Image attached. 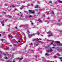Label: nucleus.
I'll return each mask as SVG.
<instances>
[{
  "instance_id": "13",
  "label": "nucleus",
  "mask_w": 62,
  "mask_h": 62,
  "mask_svg": "<svg viewBox=\"0 0 62 62\" xmlns=\"http://www.w3.org/2000/svg\"><path fill=\"white\" fill-rule=\"evenodd\" d=\"M38 21L39 22H41V20L39 19L38 20Z\"/></svg>"
},
{
  "instance_id": "50",
  "label": "nucleus",
  "mask_w": 62,
  "mask_h": 62,
  "mask_svg": "<svg viewBox=\"0 0 62 62\" xmlns=\"http://www.w3.org/2000/svg\"><path fill=\"white\" fill-rule=\"evenodd\" d=\"M39 14V13H38V14Z\"/></svg>"
},
{
  "instance_id": "5",
  "label": "nucleus",
  "mask_w": 62,
  "mask_h": 62,
  "mask_svg": "<svg viewBox=\"0 0 62 62\" xmlns=\"http://www.w3.org/2000/svg\"><path fill=\"white\" fill-rule=\"evenodd\" d=\"M58 2H59L60 3H62V1L60 0H58Z\"/></svg>"
},
{
  "instance_id": "59",
  "label": "nucleus",
  "mask_w": 62,
  "mask_h": 62,
  "mask_svg": "<svg viewBox=\"0 0 62 62\" xmlns=\"http://www.w3.org/2000/svg\"><path fill=\"white\" fill-rule=\"evenodd\" d=\"M20 13H22V12H20Z\"/></svg>"
},
{
  "instance_id": "48",
  "label": "nucleus",
  "mask_w": 62,
  "mask_h": 62,
  "mask_svg": "<svg viewBox=\"0 0 62 62\" xmlns=\"http://www.w3.org/2000/svg\"><path fill=\"white\" fill-rule=\"evenodd\" d=\"M23 36H24L25 35L23 33Z\"/></svg>"
},
{
  "instance_id": "26",
  "label": "nucleus",
  "mask_w": 62,
  "mask_h": 62,
  "mask_svg": "<svg viewBox=\"0 0 62 62\" xmlns=\"http://www.w3.org/2000/svg\"><path fill=\"white\" fill-rule=\"evenodd\" d=\"M61 24H62V23H61L60 24H59V25H61Z\"/></svg>"
},
{
  "instance_id": "55",
  "label": "nucleus",
  "mask_w": 62,
  "mask_h": 62,
  "mask_svg": "<svg viewBox=\"0 0 62 62\" xmlns=\"http://www.w3.org/2000/svg\"><path fill=\"white\" fill-rule=\"evenodd\" d=\"M36 10V11H38V10Z\"/></svg>"
},
{
  "instance_id": "39",
  "label": "nucleus",
  "mask_w": 62,
  "mask_h": 62,
  "mask_svg": "<svg viewBox=\"0 0 62 62\" xmlns=\"http://www.w3.org/2000/svg\"><path fill=\"white\" fill-rule=\"evenodd\" d=\"M49 3H52V1H50V2H49Z\"/></svg>"
},
{
  "instance_id": "52",
  "label": "nucleus",
  "mask_w": 62,
  "mask_h": 62,
  "mask_svg": "<svg viewBox=\"0 0 62 62\" xmlns=\"http://www.w3.org/2000/svg\"><path fill=\"white\" fill-rule=\"evenodd\" d=\"M18 42H20V40H18Z\"/></svg>"
},
{
  "instance_id": "49",
  "label": "nucleus",
  "mask_w": 62,
  "mask_h": 62,
  "mask_svg": "<svg viewBox=\"0 0 62 62\" xmlns=\"http://www.w3.org/2000/svg\"><path fill=\"white\" fill-rule=\"evenodd\" d=\"M0 37H1V34H0Z\"/></svg>"
},
{
  "instance_id": "57",
  "label": "nucleus",
  "mask_w": 62,
  "mask_h": 62,
  "mask_svg": "<svg viewBox=\"0 0 62 62\" xmlns=\"http://www.w3.org/2000/svg\"><path fill=\"white\" fill-rule=\"evenodd\" d=\"M47 14H49V13H47Z\"/></svg>"
},
{
  "instance_id": "37",
  "label": "nucleus",
  "mask_w": 62,
  "mask_h": 62,
  "mask_svg": "<svg viewBox=\"0 0 62 62\" xmlns=\"http://www.w3.org/2000/svg\"><path fill=\"white\" fill-rule=\"evenodd\" d=\"M2 26H4V24L3 23H2Z\"/></svg>"
},
{
  "instance_id": "12",
  "label": "nucleus",
  "mask_w": 62,
  "mask_h": 62,
  "mask_svg": "<svg viewBox=\"0 0 62 62\" xmlns=\"http://www.w3.org/2000/svg\"><path fill=\"white\" fill-rule=\"evenodd\" d=\"M38 8V5H37L36 6H35V8Z\"/></svg>"
},
{
  "instance_id": "46",
  "label": "nucleus",
  "mask_w": 62,
  "mask_h": 62,
  "mask_svg": "<svg viewBox=\"0 0 62 62\" xmlns=\"http://www.w3.org/2000/svg\"><path fill=\"white\" fill-rule=\"evenodd\" d=\"M47 41H50L48 39H47Z\"/></svg>"
},
{
  "instance_id": "35",
  "label": "nucleus",
  "mask_w": 62,
  "mask_h": 62,
  "mask_svg": "<svg viewBox=\"0 0 62 62\" xmlns=\"http://www.w3.org/2000/svg\"><path fill=\"white\" fill-rule=\"evenodd\" d=\"M23 7H22V8H20V9L22 10V9H23Z\"/></svg>"
},
{
  "instance_id": "51",
  "label": "nucleus",
  "mask_w": 62,
  "mask_h": 62,
  "mask_svg": "<svg viewBox=\"0 0 62 62\" xmlns=\"http://www.w3.org/2000/svg\"><path fill=\"white\" fill-rule=\"evenodd\" d=\"M3 38H6V36H4Z\"/></svg>"
},
{
  "instance_id": "1",
  "label": "nucleus",
  "mask_w": 62,
  "mask_h": 62,
  "mask_svg": "<svg viewBox=\"0 0 62 62\" xmlns=\"http://www.w3.org/2000/svg\"><path fill=\"white\" fill-rule=\"evenodd\" d=\"M60 41H56L55 43H57V44L59 45V46H62V44L60 43Z\"/></svg>"
},
{
  "instance_id": "47",
  "label": "nucleus",
  "mask_w": 62,
  "mask_h": 62,
  "mask_svg": "<svg viewBox=\"0 0 62 62\" xmlns=\"http://www.w3.org/2000/svg\"><path fill=\"white\" fill-rule=\"evenodd\" d=\"M3 13H4V14H5L6 13L5 12H3Z\"/></svg>"
},
{
  "instance_id": "10",
  "label": "nucleus",
  "mask_w": 62,
  "mask_h": 62,
  "mask_svg": "<svg viewBox=\"0 0 62 62\" xmlns=\"http://www.w3.org/2000/svg\"><path fill=\"white\" fill-rule=\"evenodd\" d=\"M24 12H25V13H27V14H28V12L27 11H24Z\"/></svg>"
},
{
  "instance_id": "4",
  "label": "nucleus",
  "mask_w": 62,
  "mask_h": 62,
  "mask_svg": "<svg viewBox=\"0 0 62 62\" xmlns=\"http://www.w3.org/2000/svg\"><path fill=\"white\" fill-rule=\"evenodd\" d=\"M18 59H19V60H22V59H23V57H22L21 58H18Z\"/></svg>"
},
{
  "instance_id": "62",
  "label": "nucleus",
  "mask_w": 62,
  "mask_h": 62,
  "mask_svg": "<svg viewBox=\"0 0 62 62\" xmlns=\"http://www.w3.org/2000/svg\"><path fill=\"white\" fill-rule=\"evenodd\" d=\"M8 44H9V43H8Z\"/></svg>"
},
{
  "instance_id": "23",
  "label": "nucleus",
  "mask_w": 62,
  "mask_h": 62,
  "mask_svg": "<svg viewBox=\"0 0 62 62\" xmlns=\"http://www.w3.org/2000/svg\"><path fill=\"white\" fill-rule=\"evenodd\" d=\"M38 42H40L41 43H42V42H41V41H38Z\"/></svg>"
},
{
  "instance_id": "45",
  "label": "nucleus",
  "mask_w": 62,
  "mask_h": 62,
  "mask_svg": "<svg viewBox=\"0 0 62 62\" xmlns=\"http://www.w3.org/2000/svg\"><path fill=\"white\" fill-rule=\"evenodd\" d=\"M1 40L2 41H3V39H1Z\"/></svg>"
},
{
  "instance_id": "17",
  "label": "nucleus",
  "mask_w": 62,
  "mask_h": 62,
  "mask_svg": "<svg viewBox=\"0 0 62 62\" xmlns=\"http://www.w3.org/2000/svg\"><path fill=\"white\" fill-rule=\"evenodd\" d=\"M4 58H5V59H8V58L7 57H4Z\"/></svg>"
},
{
  "instance_id": "64",
  "label": "nucleus",
  "mask_w": 62,
  "mask_h": 62,
  "mask_svg": "<svg viewBox=\"0 0 62 62\" xmlns=\"http://www.w3.org/2000/svg\"><path fill=\"white\" fill-rule=\"evenodd\" d=\"M17 10V11H18V10Z\"/></svg>"
},
{
  "instance_id": "63",
  "label": "nucleus",
  "mask_w": 62,
  "mask_h": 62,
  "mask_svg": "<svg viewBox=\"0 0 62 62\" xmlns=\"http://www.w3.org/2000/svg\"><path fill=\"white\" fill-rule=\"evenodd\" d=\"M40 40H41V39H40Z\"/></svg>"
},
{
  "instance_id": "9",
  "label": "nucleus",
  "mask_w": 62,
  "mask_h": 62,
  "mask_svg": "<svg viewBox=\"0 0 62 62\" xmlns=\"http://www.w3.org/2000/svg\"><path fill=\"white\" fill-rule=\"evenodd\" d=\"M37 34H38V35H39L40 34V33L38 31L37 33Z\"/></svg>"
},
{
  "instance_id": "44",
  "label": "nucleus",
  "mask_w": 62,
  "mask_h": 62,
  "mask_svg": "<svg viewBox=\"0 0 62 62\" xmlns=\"http://www.w3.org/2000/svg\"><path fill=\"white\" fill-rule=\"evenodd\" d=\"M27 32H28V33H29V31H27Z\"/></svg>"
},
{
  "instance_id": "33",
  "label": "nucleus",
  "mask_w": 62,
  "mask_h": 62,
  "mask_svg": "<svg viewBox=\"0 0 62 62\" xmlns=\"http://www.w3.org/2000/svg\"><path fill=\"white\" fill-rule=\"evenodd\" d=\"M5 6H8V5H7V4H5Z\"/></svg>"
},
{
  "instance_id": "40",
  "label": "nucleus",
  "mask_w": 62,
  "mask_h": 62,
  "mask_svg": "<svg viewBox=\"0 0 62 62\" xmlns=\"http://www.w3.org/2000/svg\"><path fill=\"white\" fill-rule=\"evenodd\" d=\"M58 32H60V31L58 30Z\"/></svg>"
},
{
  "instance_id": "16",
  "label": "nucleus",
  "mask_w": 62,
  "mask_h": 62,
  "mask_svg": "<svg viewBox=\"0 0 62 62\" xmlns=\"http://www.w3.org/2000/svg\"><path fill=\"white\" fill-rule=\"evenodd\" d=\"M53 36V35L52 34H51V35H48L49 37H50V36Z\"/></svg>"
},
{
  "instance_id": "58",
  "label": "nucleus",
  "mask_w": 62,
  "mask_h": 62,
  "mask_svg": "<svg viewBox=\"0 0 62 62\" xmlns=\"http://www.w3.org/2000/svg\"><path fill=\"white\" fill-rule=\"evenodd\" d=\"M18 15H19V14H18Z\"/></svg>"
},
{
  "instance_id": "14",
  "label": "nucleus",
  "mask_w": 62,
  "mask_h": 62,
  "mask_svg": "<svg viewBox=\"0 0 62 62\" xmlns=\"http://www.w3.org/2000/svg\"><path fill=\"white\" fill-rule=\"evenodd\" d=\"M35 40H36V39H33L32 40L33 41H34Z\"/></svg>"
},
{
  "instance_id": "25",
  "label": "nucleus",
  "mask_w": 62,
  "mask_h": 62,
  "mask_svg": "<svg viewBox=\"0 0 62 62\" xmlns=\"http://www.w3.org/2000/svg\"><path fill=\"white\" fill-rule=\"evenodd\" d=\"M30 22H31V24H33V23H32V21H30Z\"/></svg>"
},
{
  "instance_id": "41",
  "label": "nucleus",
  "mask_w": 62,
  "mask_h": 62,
  "mask_svg": "<svg viewBox=\"0 0 62 62\" xmlns=\"http://www.w3.org/2000/svg\"><path fill=\"white\" fill-rule=\"evenodd\" d=\"M8 47H6V49L7 50H8Z\"/></svg>"
},
{
  "instance_id": "22",
  "label": "nucleus",
  "mask_w": 62,
  "mask_h": 62,
  "mask_svg": "<svg viewBox=\"0 0 62 62\" xmlns=\"http://www.w3.org/2000/svg\"><path fill=\"white\" fill-rule=\"evenodd\" d=\"M54 58H56V56H54Z\"/></svg>"
},
{
  "instance_id": "6",
  "label": "nucleus",
  "mask_w": 62,
  "mask_h": 62,
  "mask_svg": "<svg viewBox=\"0 0 62 62\" xmlns=\"http://www.w3.org/2000/svg\"><path fill=\"white\" fill-rule=\"evenodd\" d=\"M54 42V41H52L51 43L50 44V45L51 44H53V43Z\"/></svg>"
},
{
  "instance_id": "34",
  "label": "nucleus",
  "mask_w": 62,
  "mask_h": 62,
  "mask_svg": "<svg viewBox=\"0 0 62 62\" xmlns=\"http://www.w3.org/2000/svg\"><path fill=\"white\" fill-rule=\"evenodd\" d=\"M53 46H55V44H53Z\"/></svg>"
},
{
  "instance_id": "38",
  "label": "nucleus",
  "mask_w": 62,
  "mask_h": 62,
  "mask_svg": "<svg viewBox=\"0 0 62 62\" xmlns=\"http://www.w3.org/2000/svg\"><path fill=\"white\" fill-rule=\"evenodd\" d=\"M52 13H53V14H54V11H52Z\"/></svg>"
},
{
  "instance_id": "54",
  "label": "nucleus",
  "mask_w": 62,
  "mask_h": 62,
  "mask_svg": "<svg viewBox=\"0 0 62 62\" xmlns=\"http://www.w3.org/2000/svg\"><path fill=\"white\" fill-rule=\"evenodd\" d=\"M52 48L53 49V48H54V47H53Z\"/></svg>"
},
{
  "instance_id": "31",
  "label": "nucleus",
  "mask_w": 62,
  "mask_h": 62,
  "mask_svg": "<svg viewBox=\"0 0 62 62\" xmlns=\"http://www.w3.org/2000/svg\"><path fill=\"white\" fill-rule=\"evenodd\" d=\"M39 43L37 44H36V45H37V46H38V45H39Z\"/></svg>"
},
{
  "instance_id": "21",
  "label": "nucleus",
  "mask_w": 62,
  "mask_h": 62,
  "mask_svg": "<svg viewBox=\"0 0 62 62\" xmlns=\"http://www.w3.org/2000/svg\"><path fill=\"white\" fill-rule=\"evenodd\" d=\"M46 55L47 56H48V55H49V54H47V53H46Z\"/></svg>"
},
{
  "instance_id": "43",
  "label": "nucleus",
  "mask_w": 62,
  "mask_h": 62,
  "mask_svg": "<svg viewBox=\"0 0 62 62\" xmlns=\"http://www.w3.org/2000/svg\"><path fill=\"white\" fill-rule=\"evenodd\" d=\"M14 45H15V46H16L17 45L15 44H14Z\"/></svg>"
},
{
  "instance_id": "29",
  "label": "nucleus",
  "mask_w": 62,
  "mask_h": 62,
  "mask_svg": "<svg viewBox=\"0 0 62 62\" xmlns=\"http://www.w3.org/2000/svg\"><path fill=\"white\" fill-rule=\"evenodd\" d=\"M9 37H10L11 38H13V37L12 36H9Z\"/></svg>"
},
{
  "instance_id": "42",
  "label": "nucleus",
  "mask_w": 62,
  "mask_h": 62,
  "mask_svg": "<svg viewBox=\"0 0 62 62\" xmlns=\"http://www.w3.org/2000/svg\"><path fill=\"white\" fill-rule=\"evenodd\" d=\"M47 19L48 20H49L50 19V18H47Z\"/></svg>"
},
{
  "instance_id": "32",
  "label": "nucleus",
  "mask_w": 62,
  "mask_h": 62,
  "mask_svg": "<svg viewBox=\"0 0 62 62\" xmlns=\"http://www.w3.org/2000/svg\"><path fill=\"white\" fill-rule=\"evenodd\" d=\"M16 29H17V30L18 29V28H17V27H16Z\"/></svg>"
},
{
  "instance_id": "56",
  "label": "nucleus",
  "mask_w": 62,
  "mask_h": 62,
  "mask_svg": "<svg viewBox=\"0 0 62 62\" xmlns=\"http://www.w3.org/2000/svg\"><path fill=\"white\" fill-rule=\"evenodd\" d=\"M25 3V2H23V3Z\"/></svg>"
},
{
  "instance_id": "19",
  "label": "nucleus",
  "mask_w": 62,
  "mask_h": 62,
  "mask_svg": "<svg viewBox=\"0 0 62 62\" xmlns=\"http://www.w3.org/2000/svg\"><path fill=\"white\" fill-rule=\"evenodd\" d=\"M57 55H58V56H60V54H57Z\"/></svg>"
},
{
  "instance_id": "7",
  "label": "nucleus",
  "mask_w": 62,
  "mask_h": 62,
  "mask_svg": "<svg viewBox=\"0 0 62 62\" xmlns=\"http://www.w3.org/2000/svg\"><path fill=\"white\" fill-rule=\"evenodd\" d=\"M50 50H49L50 51V52H52L53 51V50H52V48H50Z\"/></svg>"
},
{
  "instance_id": "8",
  "label": "nucleus",
  "mask_w": 62,
  "mask_h": 62,
  "mask_svg": "<svg viewBox=\"0 0 62 62\" xmlns=\"http://www.w3.org/2000/svg\"><path fill=\"white\" fill-rule=\"evenodd\" d=\"M8 16V18H11V16H10L8 15V16Z\"/></svg>"
},
{
  "instance_id": "30",
  "label": "nucleus",
  "mask_w": 62,
  "mask_h": 62,
  "mask_svg": "<svg viewBox=\"0 0 62 62\" xmlns=\"http://www.w3.org/2000/svg\"><path fill=\"white\" fill-rule=\"evenodd\" d=\"M13 62H16L15 60H14V59L13 60Z\"/></svg>"
},
{
  "instance_id": "28",
  "label": "nucleus",
  "mask_w": 62,
  "mask_h": 62,
  "mask_svg": "<svg viewBox=\"0 0 62 62\" xmlns=\"http://www.w3.org/2000/svg\"><path fill=\"white\" fill-rule=\"evenodd\" d=\"M51 33L50 32H47V34H49V33Z\"/></svg>"
},
{
  "instance_id": "3",
  "label": "nucleus",
  "mask_w": 62,
  "mask_h": 62,
  "mask_svg": "<svg viewBox=\"0 0 62 62\" xmlns=\"http://www.w3.org/2000/svg\"><path fill=\"white\" fill-rule=\"evenodd\" d=\"M29 13H32L33 14H34V12L32 11V10H29Z\"/></svg>"
},
{
  "instance_id": "24",
  "label": "nucleus",
  "mask_w": 62,
  "mask_h": 62,
  "mask_svg": "<svg viewBox=\"0 0 62 62\" xmlns=\"http://www.w3.org/2000/svg\"><path fill=\"white\" fill-rule=\"evenodd\" d=\"M29 18H30V17H32V16L30 15V16H29Z\"/></svg>"
},
{
  "instance_id": "20",
  "label": "nucleus",
  "mask_w": 62,
  "mask_h": 62,
  "mask_svg": "<svg viewBox=\"0 0 62 62\" xmlns=\"http://www.w3.org/2000/svg\"><path fill=\"white\" fill-rule=\"evenodd\" d=\"M60 60H61V61H62V58H60Z\"/></svg>"
},
{
  "instance_id": "18",
  "label": "nucleus",
  "mask_w": 62,
  "mask_h": 62,
  "mask_svg": "<svg viewBox=\"0 0 62 62\" xmlns=\"http://www.w3.org/2000/svg\"><path fill=\"white\" fill-rule=\"evenodd\" d=\"M31 45H33V43H31L30 44Z\"/></svg>"
},
{
  "instance_id": "11",
  "label": "nucleus",
  "mask_w": 62,
  "mask_h": 62,
  "mask_svg": "<svg viewBox=\"0 0 62 62\" xmlns=\"http://www.w3.org/2000/svg\"><path fill=\"white\" fill-rule=\"evenodd\" d=\"M12 7L13 8H15V6L14 5L11 6H10V7Z\"/></svg>"
},
{
  "instance_id": "15",
  "label": "nucleus",
  "mask_w": 62,
  "mask_h": 62,
  "mask_svg": "<svg viewBox=\"0 0 62 62\" xmlns=\"http://www.w3.org/2000/svg\"><path fill=\"white\" fill-rule=\"evenodd\" d=\"M4 20H3L1 22V23H4Z\"/></svg>"
},
{
  "instance_id": "36",
  "label": "nucleus",
  "mask_w": 62,
  "mask_h": 62,
  "mask_svg": "<svg viewBox=\"0 0 62 62\" xmlns=\"http://www.w3.org/2000/svg\"><path fill=\"white\" fill-rule=\"evenodd\" d=\"M39 40V39H37L36 40H38H38Z\"/></svg>"
},
{
  "instance_id": "27",
  "label": "nucleus",
  "mask_w": 62,
  "mask_h": 62,
  "mask_svg": "<svg viewBox=\"0 0 62 62\" xmlns=\"http://www.w3.org/2000/svg\"><path fill=\"white\" fill-rule=\"evenodd\" d=\"M49 52H50V50H49L47 51V53H49Z\"/></svg>"
},
{
  "instance_id": "53",
  "label": "nucleus",
  "mask_w": 62,
  "mask_h": 62,
  "mask_svg": "<svg viewBox=\"0 0 62 62\" xmlns=\"http://www.w3.org/2000/svg\"><path fill=\"white\" fill-rule=\"evenodd\" d=\"M16 10H17V9H15V11Z\"/></svg>"
},
{
  "instance_id": "2",
  "label": "nucleus",
  "mask_w": 62,
  "mask_h": 62,
  "mask_svg": "<svg viewBox=\"0 0 62 62\" xmlns=\"http://www.w3.org/2000/svg\"><path fill=\"white\" fill-rule=\"evenodd\" d=\"M36 34L33 33L32 34H29L28 36L29 38H30L31 37H32V36H35V35Z\"/></svg>"
},
{
  "instance_id": "60",
  "label": "nucleus",
  "mask_w": 62,
  "mask_h": 62,
  "mask_svg": "<svg viewBox=\"0 0 62 62\" xmlns=\"http://www.w3.org/2000/svg\"><path fill=\"white\" fill-rule=\"evenodd\" d=\"M21 17H22V16L21 15Z\"/></svg>"
},
{
  "instance_id": "61",
  "label": "nucleus",
  "mask_w": 62,
  "mask_h": 62,
  "mask_svg": "<svg viewBox=\"0 0 62 62\" xmlns=\"http://www.w3.org/2000/svg\"><path fill=\"white\" fill-rule=\"evenodd\" d=\"M54 48H55V47H54Z\"/></svg>"
}]
</instances>
